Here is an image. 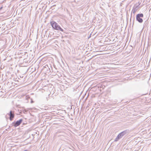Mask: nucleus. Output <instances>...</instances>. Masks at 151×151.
<instances>
[{
    "label": "nucleus",
    "mask_w": 151,
    "mask_h": 151,
    "mask_svg": "<svg viewBox=\"0 0 151 151\" xmlns=\"http://www.w3.org/2000/svg\"><path fill=\"white\" fill-rule=\"evenodd\" d=\"M138 8V6H134L132 10V12L134 14L137 11Z\"/></svg>",
    "instance_id": "6"
},
{
    "label": "nucleus",
    "mask_w": 151,
    "mask_h": 151,
    "mask_svg": "<svg viewBox=\"0 0 151 151\" xmlns=\"http://www.w3.org/2000/svg\"><path fill=\"white\" fill-rule=\"evenodd\" d=\"M50 24L54 29L57 30H59L63 32V30L61 28L58 24L55 22L52 21L50 22Z\"/></svg>",
    "instance_id": "1"
},
{
    "label": "nucleus",
    "mask_w": 151,
    "mask_h": 151,
    "mask_svg": "<svg viewBox=\"0 0 151 151\" xmlns=\"http://www.w3.org/2000/svg\"><path fill=\"white\" fill-rule=\"evenodd\" d=\"M10 116V119L11 121L12 120L14 117V114L12 112V111H10V113L8 114Z\"/></svg>",
    "instance_id": "5"
},
{
    "label": "nucleus",
    "mask_w": 151,
    "mask_h": 151,
    "mask_svg": "<svg viewBox=\"0 0 151 151\" xmlns=\"http://www.w3.org/2000/svg\"><path fill=\"white\" fill-rule=\"evenodd\" d=\"M33 102V101H31V103H32Z\"/></svg>",
    "instance_id": "8"
},
{
    "label": "nucleus",
    "mask_w": 151,
    "mask_h": 151,
    "mask_svg": "<svg viewBox=\"0 0 151 151\" xmlns=\"http://www.w3.org/2000/svg\"><path fill=\"white\" fill-rule=\"evenodd\" d=\"M143 17V14H139L136 15V20L138 22L142 23L143 22V20L142 18Z\"/></svg>",
    "instance_id": "3"
},
{
    "label": "nucleus",
    "mask_w": 151,
    "mask_h": 151,
    "mask_svg": "<svg viewBox=\"0 0 151 151\" xmlns=\"http://www.w3.org/2000/svg\"><path fill=\"white\" fill-rule=\"evenodd\" d=\"M26 99H28L29 98V96H26Z\"/></svg>",
    "instance_id": "7"
},
{
    "label": "nucleus",
    "mask_w": 151,
    "mask_h": 151,
    "mask_svg": "<svg viewBox=\"0 0 151 151\" xmlns=\"http://www.w3.org/2000/svg\"><path fill=\"white\" fill-rule=\"evenodd\" d=\"M129 130H125L120 133H119L117 136L115 138L114 140V141H118L119 139L121 138L123 136H124L126 134L129 132Z\"/></svg>",
    "instance_id": "2"
},
{
    "label": "nucleus",
    "mask_w": 151,
    "mask_h": 151,
    "mask_svg": "<svg viewBox=\"0 0 151 151\" xmlns=\"http://www.w3.org/2000/svg\"><path fill=\"white\" fill-rule=\"evenodd\" d=\"M22 119H20L19 121H17L15 123H14V126L15 127H17L19 126L22 123Z\"/></svg>",
    "instance_id": "4"
}]
</instances>
